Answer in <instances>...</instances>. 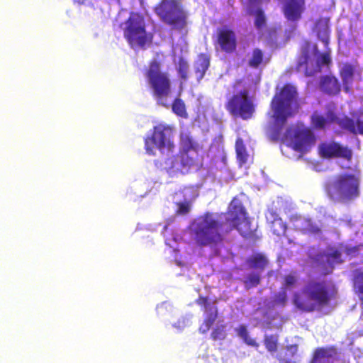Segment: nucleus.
<instances>
[{
    "mask_svg": "<svg viewBox=\"0 0 363 363\" xmlns=\"http://www.w3.org/2000/svg\"><path fill=\"white\" fill-rule=\"evenodd\" d=\"M189 229L196 246L213 250L222 247L225 235L235 229L245 239H258L245 207L238 199L230 202L225 213L204 212L191 222Z\"/></svg>",
    "mask_w": 363,
    "mask_h": 363,
    "instance_id": "f257e3e1",
    "label": "nucleus"
},
{
    "mask_svg": "<svg viewBox=\"0 0 363 363\" xmlns=\"http://www.w3.org/2000/svg\"><path fill=\"white\" fill-rule=\"evenodd\" d=\"M298 94L296 88L290 84H284L272 97L270 111L267 116L269 121L264 129L268 138L274 142L278 141L287 120L298 111Z\"/></svg>",
    "mask_w": 363,
    "mask_h": 363,
    "instance_id": "f03ea898",
    "label": "nucleus"
},
{
    "mask_svg": "<svg viewBox=\"0 0 363 363\" xmlns=\"http://www.w3.org/2000/svg\"><path fill=\"white\" fill-rule=\"evenodd\" d=\"M337 293L331 281L312 280L299 293L294 296V303L305 312L320 311L335 298Z\"/></svg>",
    "mask_w": 363,
    "mask_h": 363,
    "instance_id": "7ed1b4c3",
    "label": "nucleus"
},
{
    "mask_svg": "<svg viewBox=\"0 0 363 363\" xmlns=\"http://www.w3.org/2000/svg\"><path fill=\"white\" fill-rule=\"evenodd\" d=\"M145 76L153 97L159 104L167 107L165 101L172 93V82L169 73L162 71L160 62L153 60L145 69Z\"/></svg>",
    "mask_w": 363,
    "mask_h": 363,
    "instance_id": "20e7f679",
    "label": "nucleus"
},
{
    "mask_svg": "<svg viewBox=\"0 0 363 363\" xmlns=\"http://www.w3.org/2000/svg\"><path fill=\"white\" fill-rule=\"evenodd\" d=\"M123 25V37L131 48L145 49L152 43L153 35L147 31L145 21L141 14L131 12Z\"/></svg>",
    "mask_w": 363,
    "mask_h": 363,
    "instance_id": "39448f33",
    "label": "nucleus"
},
{
    "mask_svg": "<svg viewBox=\"0 0 363 363\" xmlns=\"http://www.w3.org/2000/svg\"><path fill=\"white\" fill-rule=\"evenodd\" d=\"M145 149L150 155L155 154V149L162 154L172 153L175 149L173 128L161 123L154 126L152 134L145 138Z\"/></svg>",
    "mask_w": 363,
    "mask_h": 363,
    "instance_id": "423d86ee",
    "label": "nucleus"
},
{
    "mask_svg": "<svg viewBox=\"0 0 363 363\" xmlns=\"http://www.w3.org/2000/svg\"><path fill=\"white\" fill-rule=\"evenodd\" d=\"M154 11L160 20L172 29L180 30L187 24V13L177 0H161Z\"/></svg>",
    "mask_w": 363,
    "mask_h": 363,
    "instance_id": "0eeeda50",
    "label": "nucleus"
},
{
    "mask_svg": "<svg viewBox=\"0 0 363 363\" xmlns=\"http://www.w3.org/2000/svg\"><path fill=\"white\" fill-rule=\"evenodd\" d=\"M311 125L313 128L323 130L332 123L337 124L342 129L352 134L363 135V121L357 119L356 121L347 116L337 117L333 110L328 111L325 116L315 112L311 118Z\"/></svg>",
    "mask_w": 363,
    "mask_h": 363,
    "instance_id": "6e6552de",
    "label": "nucleus"
},
{
    "mask_svg": "<svg viewBox=\"0 0 363 363\" xmlns=\"http://www.w3.org/2000/svg\"><path fill=\"white\" fill-rule=\"evenodd\" d=\"M358 180L354 175L342 174L325 184V190L332 199H352L358 196Z\"/></svg>",
    "mask_w": 363,
    "mask_h": 363,
    "instance_id": "1a4fd4ad",
    "label": "nucleus"
},
{
    "mask_svg": "<svg viewBox=\"0 0 363 363\" xmlns=\"http://www.w3.org/2000/svg\"><path fill=\"white\" fill-rule=\"evenodd\" d=\"M225 108L233 116L240 117L244 120L252 118L255 110L252 99L247 89L233 94L228 100Z\"/></svg>",
    "mask_w": 363,
    "mask_h": 363,
    "instance_id": "9d476101",
    "label": "nucleus"
},
{
    "mask_svg": "<svg viewBox=\"0 0 363 363\" xmlns=\"http://www.w3.org/2000/svg\"><path fill=\"white\" fill-rule=\"evenodd\" d=\"M310 48L311 43L309 42L303 43L301 47V56L297 63V68L298 69L304 68V73L307 77L313 76L315 72L320 71V65H328L331 63L330 54L324 52L318 57L317 65L313 68H309V64L313 63L309 56Z\"/></svg>",
    "mask_w": 363,
    "mask_h": 363,
    "instance_id": "9b49d317",
    "label": "nucleus"
},
{
    "mask_svg": "<svg viewBox=\"0 0 363 363\" xmlns=\"http://www.w3.org/2000/svg\"><path fill=\"white\" fill-rule=\"evenodd\" d=\"M313 259L315 267H318L324 275L331 274L335 264H340L344 262L342 259V252L336 248H330L328 252L319 253Z\"/></svg>",
    "mask_w": 363,
    "mask_h": 363,
    "instance_id": "f8f14e48",
    "label": "nucleus"
},
{
    "mask_svg": "<svg viewBox=\"0 0 363 363\" xmlns=\"http://www.w3.org/2000/svg\"><path fill=\"white\" fill-rule=\"evenodd\" d=\"M318 149L320 156L323 158H342L348 162L351 161L352 158V150L339 143H322L320 144Z\"/></svg>",
    "mask_w": 363,
    "mask_h": 363,
    "instance_id": "ddd939ff",
    "label": "nucleus"
},
{
    "mask_svg": "<svg viewBox=\"0 0 363 363\" xmlns=\"http://www.w3.org/2000/svg\"><path fill=\"white\" fill-rule=\"evenodd\" d=\"M165 164L171 172L184 174L194 166L195 160L189 155L188 152L184 151L167 158Z\"/></svg>",
    "mask_w": 363,
    "mask_h": 363,
    "instance_id": "4468645a",
    "label": "nucleus"
},
{
    "mask_svg": "<svg viewBox=\"0 0 363 363\" xmlns=\"http://www.w3.org/2000/svg\"><path fill=\"white\" fill-rule=\"evenodd\" d=\"M216 43L220 50L226 53H232L236 50L237 38L234 30L225 26L217 30Z\"/></svg>",
    "mask_w": 363,
    "mask_h": 363,
    "instance_id": "2eb2a0df",
    "label": "nucleus"
},
{
    "mask_svg": "<svg viewBox=\"0 0 363 363\" xmlns=\"http://www.w3.org/2000/svg\"><path fill=\"white\" fill-rule=\"evenodd\" d=\"M315 141V136L311 130H298L295 132L292 146L296 151L306 152L314 145Z\"/></svg>",
    "mask_w": 363,
    "mask_h": 363,
    "instance_id": "dca6fc26",
    "label": "nucleus"
},
{
    "mask_svg": "<svg viewBox=\"0 0 363 363\" xmlns=\"http://www.w3.org/2000/svg\"><path fill=\"white\" fill-rule=\"evenodd\" d=\"M305 9V0H286L283 12L286 19L297 21L301 18Z\"/></svg>",
    "mask_w": 363,
    "mask_h": 363,
    "instance_id": "f3484780",
    "label": "nucleus"
},
{
    "mask_svg": "<svg viewBox=\"0 0 363 363\" xmlns=\"http://www.w3.org/2000/svg\"><path fill=\"white\" fill-rule=\"evenodd\" d=\"M320 91L329 96L338 95L341 91V84L337 78L331 74L323 75L319 82Z\"/></svg>",
    "mask_w": 363,
    "mask_h": 363,
    "instance_id": "a211bd4d",
    "label": "nucleus"
},
{
    "mask_svg": "<svg viewBox=\"0 0 363 363\" xmlns=\"http://www.w3.org/2000/svg\"><path fill=\"white\" fill-rule=\"evenodd\" d=\"M266 219L267 223L270 224V229L274 235L278 237L285 235L287 225L279 216L276 210L273 208L268 209L266 213Z\"/></svg>",
    "mask_w": 363,
    "mask_h": 363,
    "instance_id": "6ab92c4d",
    "label": "nucleus"
},
{
    "mask_svg": "<svg viewBox=\"0 0 363 363\" xmlns=\"http://www.w3.org/2000/svg\"><path fill=\"white\" fill-rule=\"evenodd\" d=\"M337 354V349L333 346L318 347L313 353L311 363H333Z\"/></svg>",
    "mask_w": 363,
    "mask_h": 363,
    "instance_id": "aec40b11",
    "label": "nucleus"
},
{
    "mask_svg": "<svg viewBox=\"0 0 363 363\" xmlns=\"http://www.w3.org/2000/svg\"><path fill=\"white\" fill-rule=\"evenodd\" d=\"M249 9L248 13L250 15L255 16V26L257 29H262L267 25V18L264 11L261 8H257L255 10V7H258L262 0H248Z\"/></svg>",
    "mask_w": 363,
    "mask_h": 363,
    "instance_id": "412c9836",
    "label": "nucleus"
},
{
    "mask_svg": "<svg viewBox=\"0 0 363 363\" xmlns=\"http://www.w3.org/2000/svg\"><path fill=\"white\" fill-rule=\"evenodd\" d=\"M356 69V66L350 63H345L340 69V75L342 81L343 89L346 93H351L352 91L351 84Z\"/></svg>",
    "mask_w": 363,
    "mask_h": 363,
    "instance_id": "4be33fe9",
    "label": "nucleus"
},
{
    "mask_svg": "<svg viewBox=\"0 0 363 363\" xmlns=\"http://www.w3.org/2000/svg\"><path fill=\"white\" fill-rule=\"evenodd\" d=\"M289 222L296 230L303 233L314 232V226L311 219L299 215H292L289 218Z\"/></svg>",
    "mask_w": 363,
    "mask_h": 363,
    "instance_id": "5701e85b",
    "label": "nucleus"
},
{
    "mask_svg": "<svg viewBox=\"0 0 363 363\" xmlns=\"http://www.w3.org/2000/svg\"><path fill=\"white\" fill-rule=\"evenodd\" d=\"M196 303L201 307L206 318H216L217 308L215 303L207 296H199Z\"/></svg>",
    "mask_w": 363,
    "mask_h": 363,
    "instance_id": "b1692460",
    "label": "nucleus"
},
{
    "mask_svg": "<svg viewBox=\"0 0 363 363\" xmlns=\"http://www.w3.org/2000/svg\"><path fill=\"white\" fill-rule=\"evenodd\" d=\"M195 74L197 80H201L210 66V57L205 53H201L195 62Z\"/></svg>",
    "mask_w": 363,
    "mask_h": 363,
    "instance_id": "393cba45",
    "label": "nucleus"
},
{
    "mask_svg": "<svg viewBox=\"0 0 363 363\" xmlns=\"http://www.w3.org/2000/svg\"><path fill=\"white\" fill-rule=\"evenodd\" d=\"M315 30L318 38L321 40L324 45L327 47L329 44L330 28L328 22L324 19H318L315 25Z\"/></svg>",
    "mask_w": 363,
    "mask_h": 363,
    "instance_id": "a878e982",
    "label": "nucleus"
},
{
    "mask_svg": "<svg viewBox=\"0 0 363 363\" xmlns=\"http://www.w3.org/2000/svg\"><path fill=\"white\" fill-rule=\"evenodd\" d=\"M246 263L247 264L250 269L262 272L267 267L269 262L264 255L261 253H257L248 257L246 259Z\"/></svg>",
    "mask_w": 363,
    "mask_h": 363,
    "instance_id": "bb28decb",
    "label": "nucleus"
},
{
    "mask_svg": "<svg viewBox=\"0 0 363 363\" xmlns=\"http://www.w3.org/2000/svg\"><path fill=\"white\" fill-rule=\"evenodd\" d=\"M236 157L240 166L247 163L249 155L247 152L244 141L241 138H238L235 141Z\"/></svg>",
    "mask_w": 363,
    "mask_h": 363,
    "instance_id": "cd10ccee",
    "label": "nucleus"
},
{
    "mask_svg": "<svg viewBox=\"0 0 363 363\" xmlns=\"http://www.w3.org/2000/svg\"><path fill=\"white\" fill-rule=\"evenodd\" d=\"M172 111L178 117L186 119L189 114L184 101L180 98H176L172 103Z\"/></svg>",
    "mask_w": 363,
    "mask_h": 363,
    "instance_id": "c85d7f7f",
    "label": "nucleus"
},
{
    "mask_svg": "<svg viewBox=\"0 0 363 363\" xmlns=\"http://www.w3.org/2000/svg\"><path fill=\"white\" fill-rule=\"evenodd\" d=\"M246 289L257 287L261 283V275L257 272L247 274L242 280Z\"/></svg>",
    "mask_w": 363,
    "mask_h": 363,
    "instance_id": "c756f323",
    "label": "nucleus"
},
{
    "mask_svg": "<svg viewBox=\"0 0 363 363\" xmlns=\"http://www.w3.org/2000/svg\"><path fill=\"white\" fill-rule=\"evenodd\" d=\"M278 340L277 335H266L264 337L263 342L268 352L274 353L277 351Z\"/></svg>",
    "mask_w": 363,
    "mask_h": 363,
    "instance_id": "7c9ffc66",
    "label": "nucleus"
},
{
    "mask_svg": "<svg viewBox=\"0 0 363 363\" xmlns=\"http://www.w3.org/2000/svg\"><path fill=\"white\" fill-rule=\"evenodd\" d=\"M263 52L259 48H255L252 53V57L248 61L249 67L257 69L263 61Z\"/></svg>",
    "mask_w": 363,
    "mask_h": 363,
    "instance_id": "2f4dec72",
    "label": "nucleus"
},
{
    "mask_svg": "<svg viewBox=\"0 0 363 363\" xmlns=\"http://www.w3.org/2000/svg\"><path fill=\"white\" fill-rule=\"evenodd\" d=\"M189 66L186 60L180 57L178 61L177 70L180 79L183 81H186L189 78Z\"/></svg>",
    "mask_w": 363,
    "mask_h": 363,
    "instance_id": "473e14b6",
    "label": "nucleus"
},
{
    "mask_svg": "<svg viewBox=\"0 0 363 363\" xmlns=\"http://www.w3.org/2000/svg\"><path fill=\"white\" fill-rule=\"evenodd\" d=\"M177 207L175 211V214L177 216H185L187 215L191 210L190 201L177 202L176 203Z\"/></svg>",
    "mask_w": 363,
    "mask_h": 363,
    "instance_id": "72a5a7b5",
    "label": "nucleus"
},
{
    "mask_svg": "<svg viewBox=\"0 0 363 363\" xmlns=\"http://www.w3.org/2000/svg\"><path fill=\"white\" fill-rule=\"evenodd\" d=\"M226 337L224 325H217L211 333V338L213 340H222Z\"/></svg>",
    "mask_w": 363,
    "mask_h": 363,
    "instance_id": "f704fd0d",
    "label": "nucleus"
},
{
    "mask_svg": "<svg viewBox=\"0 0 363 363\" xmlns=\"http://www.w3.org/2000/svg\"><path fill=\"white\" fill-rule=\"evenodd\" d=\"M286 301L287 294L286 290L284 289L275 295L274 302L277 305L284 306Z\"/></svg>",
    "mask_w": 363,
    "mask_h": 363,
    "instance_id": "c9c22d12",
    "label": "nucleus"
},
{
    "mask_svg": "<svg viewBox=\"0 0 363 363\" xmlns=\"http://www.w3.org/2000/svg\"><path fill=\"white\" fill-rule=\"evenodd\" d=\"M284 286L285 287H290L293 286L296 284L297 281V279L295 275L294 274H288L286 275L284 278Z\"/></svg>",
    "mask_w": 363,
    "mask_h": 363,
    "instance_id": "e433bc0d",
    "label": "nucleus"
},
{
    "mask_svg": "<svg viewBox=\"0 0 363 363\" xmlns=\"http://www.w3.org/2000/svg\"><path fill=\"white\" fill-rule=\"evenodd\" d=\"M215 319H205L203 324L200 326L199 330L202 333H206L213 324Z\"/></svg>",
    "mask_w": 363,
    "mask_h": 363,
    "instance_id": "4c0bfd02",
    "label": "nucleus"
},
{
    "mask_svg": "<svg viewBox=\"0 0 363 363\" xmlns=\"http://www.w3.org/2000/svg\"><path fill=\"white\" fill-rule=\"evenodd\" d=\"M244 342L250 345V346H252V347H259V344L255 341V340H254L253 338H251L250 336H249V334H247L246 335V337H243L242 338Z\"/></svg>",
    "mask_w": 363,
    "mask_h": 363,
    "instance_id": "58836bf2",
    "label": "nucleus"
},
{
    "mask_svg": "<svg viewBox=\"0 0 363 363\" xmlns=\"http://www.w3.org/2000/svg\"><path fill=\"white\" fill-rule=\"evenodd\" d=\"M238 334L241 337H246V335L248 334V332L247 330V328L245 325H240L238 330Z\"/></svg>",
    "mask_w": 363,
    "mask_h": 363,
    "instance_id": "ea45409f",
    "label": "nucleus"
},
{
    "mask_svg": "<svg viewBox=\"0 0 363 363\" xmlns=\"http://www.w3.org/2000/svg\"><path fill=\"white\" fill-rule=\"evenodd\" d=\"M359 250L358 247H348L346 249L345 252L347 255H354L357 253Z\"/></svg>",
    "mask_w": 363,
    "mask_h": 363,
    "instance_id": "a19ab883",
    "label": "nucleus"
},
{
    "mask_svg": "<svg viewBox=\"0 0 363 363\" xmlns=\"http://www.w3.org/2000/svg\"><path fill=\"white\" fill-rule=\"evenodd\" d=\"M277 359H279V361L281 363H290L291 362L290 359L282 358L279 355L277 356Z\"/></svg>",
    "mask_w": 363,
    "mask_h": 363,
    "instance_id": "79ce46f5",
    "label": "nucleus"
},
{
    "mask_svg": "<svg viewBox=\"0 0 363 363\" xmlns=\"http://www.w3.org/2000/svg\"><path fill=\"white\" fill-rule=\"evenodd\" d=\"M166 308H167V306H166V304H165V303H162L160 306H158L157 307V309L158 311H163L164 309H166Z\"/></svg>",
    "mask_w": 363,
    "mask_h": 363,
    "instance_id": "37998d69",
    "label": "nucleus"
},
{
    "mask_svg": "<svg viewBox=\"0 0 363 363\" xmlns=\"http://www.w3.org/2000/svg\"><path fill=\"white\" fill-rule=\"evenodd\" d=\"M264 327L266 330H270L272 329V327L271 326V323L269 322H267Z\"/></svg>",
    "mask_w": 363,
    "mask_h": 363,
    "instance_id": "c03bdc74",
    "label": "nucleus"
},
{
    "mask_svg": "<svg viewBox=\"0 0 363 363\" xmlns=\"http://www.w3.org/2000/svg\"><path fill=\"white\" fill-rule=\"evenodd\" d=\"M290 347H291V348H293V347H294V350H295V352H296V350H297V346H296V345H291V346H290Z\"/></svg>",
    "mask_w": 363,
    "mask_h": 363,
    "instance_id": "a18cd8bd",
    "label": "nucleus"
},
{
    "mask_svg": "<svg viewBox=\"0 0 363 363\" xmlns=\"http://www.w3.org/2000/svg\"><path fill=\"white\" fill-rule=\"evenodd\" d=\"M314 49L316 50H317V46L316 45H314Z\"/></svg>",
    "mask_w": 363,
    "mask_h": 363,
    "instance_id": "49530a36",
    "label": "nucleus"
}]
</instances>
